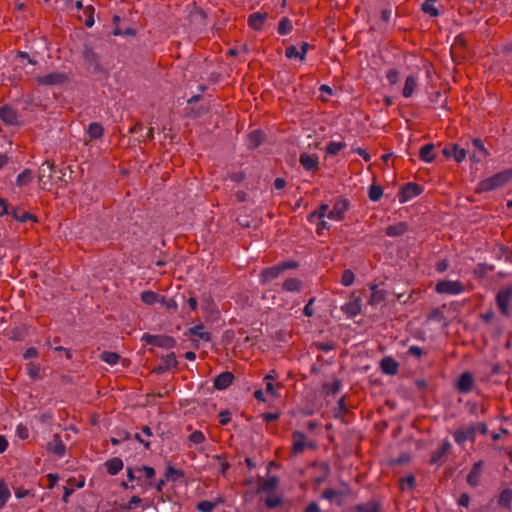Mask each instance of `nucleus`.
<instances>
[{
	"instance_id": "nucleus-1",
	"label": "nucleus",
	"mask_w": 512,
	"mask_h": 512,
	"mask_svg": "<svg viewBox=\"0 0 512 512\" xmlns=\"http://www.w3.org/2000/svg\"><path fill=\"white\" fill-rule=\"evenodd\" d=\"M511 179L512 169H506L482 180L479 183V188L481 191H491L504 186Z\"/></svg>"
},
{
	"instance_id": "nucleus-2",
	"label": "nucleus",
	"mask_w": 512,
	"mask_h": 512,
	"mask_svg": "<svg viewBox=\"0 0 512 512\" xmlns=\"http://www.w3.org/2000/svg\"><path fill=\"white\" fill-rule=\"evenodd\" d=\"M142 341H144L148 345H153L165 349H171L176 346V340L167 335H152L149 333L143 334Z\"/></svg>"
},
{
	"instance_id": "nucleus-3",
	"label": "nucleus",
	"mask_w": 512,
	"mask_h": 512,
	"mask_svg": "<svg viewBox=\"0 0 512 512\" xmlns=\"http://www.w3.org/2000/svg\"><path fill=\"white\" fill-rule=\"evenodd\" d=\"M435 290L440 294L458 295L464 292L465 287L458 280H443L436 284Z\"/></svg>"
},
{
	"instance_id": "nucleus-4",
	"label": "nucleus",
	"mask_w": 512,
	"mask_h": 512,
	"mask_svg": "<svg viewBox=\"0 0 512 512\" xmlns=\"http://www.w3.org/2000/svg\"><path fill=\"white\" fill-rule=\"evenodd\" d=\"M349 208V201L345 198H339L335 201L333 208L328 212L327 217L331 220L342 221Z\"/></svg>"
},
{
	"instance_id": "nucleus-5",
	"label": "nucleus",
	"mask_w": 512,
	"mask_h": 512,
	"mask_svg": "<svg viewBox=\"0 0 512 512\" xmlns=\"http://www.w3.org/2000/svg\"><path fill=\"white\" fill-rule=\"evenodd\" d=\"M421 192L422 188L417 183H406L399 192V201L400 203H405L411 200L412 198L420 195Z\"/></svg>"
},
{
	"instance_id": "nucleus-6",
	"label": "nucleus",
	"mask_w": 512,
	"mask_h": 512,
	"mask_svg": "<svg viewBox=\"0 0 512 512\" xmlns=\"http://www.w3.org/2000/svg\"><path fill=\"white\" fill-rule=\"evenodd\" d=\"M512 298V287L505 288L498 292L496 296L497 306L500 312L508 316L509 315V304Z\"/></svg>"
},
{
	"instance_id": "nucleus-7",
	"label": "nucleus",
	"mask_w": 512,
	"mask_h": 512,
	"mask_svg": "<svg viewBox=\"0 0 512 512\" xmlns=\"http://www.w3.org/2000/svg\"><path fill=\"white\" fill-rule=\"evenodd\" d=\"M476 431H477L476 425L459 428L454 433V440L458 445H464L465 442L468 440L474 441Z\"/></svg>"
},
{
	"instance_id": "nucleus-8",
	"label": "nucleus",
	"mask_w": 512,
	"mask_h": 512,
	"mask_svg": "<svg viewBox=\"0 0 512 512\" xmlns=\"http://www.w3.org/2000/svg\"><path fill=\"white\" fill-rule=\"evenodd\" d=\"M37 82L41 85L52 86L64 83L67 76L61 72H52L36 78Z\"/></svg>"
},
{
	"instance_id": "nucleus-9",
	"label": "nucleus",
	"mask_w": 512,
	"mask_h": 512,
	"mask_svg": "<svg viewBox=\"0 0 512 512\" xmlns=\"http://www.w3.org/2000/svg\"><path fill=\"white\" fill-rule=\"evenodd\" d=\"M302 167L309 172H316L319 169V158L315 154L302 153L299 157Z\"/></svg>"
},
{
	"instance_id": "nucleus-10",
	"label": "nucleus",
	"mask_w": 512,
	"mask_h": 512,
	"mask_svg": "<svg viewBox=\"0 0 512 512\" xmlns=\"http://www.w3.org/2000/svg\"><path fill=\"white\" fill-rule=\"evenodd\" d=\"M46 450L58 457H64L66 454V446L58 434H54L51 441L46 445Z\"/></svg>"
},
{
	"instance_id": "nucleus-11",
	"label": "nucleus",
	"mask_w": 512,
	"mask_h": 512,
	"mask_svg": "<svg viewBox=\"0 0 512 512\" xmlns=\"http://www.w3.org/2000/svg\"><path fill=\"white\" fill-rule=\"evenodd\" d=\"M442 153L445 157H453L456 162L461 163L467 155V152L464 148H460L457 144H452L450 146H446Z\"/></svg>"
},
{
	"instance_id": "nucleus-12",
	"label": "nucleus",
	"mask_w": 512,
	"mask_h": 512,
	"mask_svg": "<svg viewBox=\"0 0 512 512\" xmlns=\"http://www.w3.org/2000/svg\"><path fill=\"white\" fill-rule=\"evenodd\" d=\"M268 18V13L266 12H255L249 15L247 23L250 28L253 30L259 31L262 29L265 21Z\"/></svg>"
},
{
	"instance_id": "nucleus-13",
	"label": "nucleus",
	"mask_w": 512,
	"mask_h": 512,
	"mask_svg": "<svg viewBox=\"0 0 512 512\" xmlns=\"http://www.w3.org/2000/svg\"><path fill=\"white\" fill-rule=\"evenodd\" d=\"M53 164L45 161L39 168V182L44 188L52 180Z\"/></svg>"
},
{
	"instance_id": "nucleus-14",
	"label": "nucleus",
	"mask_w": 512,
	"mask_h": 512,
	"mask_svg": "<svg viewBox=\"0 0 512 512\" xmlns=\"http://www.w3.org/2000/svg\"><path fill=\"white\" fill-rule=\"evenodd\" d=\"M0 119L7 125H16L18 123L17 112L8 105L0 108Z\"/></svg>"
},
{
	"instance_id": "nucleus-15",
	"label": "nucleus",
	"mask_w": 512,
	"mask_h": 512,
	"mask_svg": "<svg viewBox=\"0 0 512 512\" xmlns=\"http://www.w3.org/2000/svg\"><path fill=\"white\" fill-rule=\"evenodd\" d=\"M474 377L470 372H464L458 379L457 389L461 393H468L472 390Z\"/></svg>"
},
{
	"instance_id": "nucleus-16",
	"label": "nucleus",
	"mask_w": 512,
	"mask_h": 512,
	"mask_svg": "<svg viewBox=\"0 0 512 512\" xmlns=\"http://www.w3.org/2000/svg\"><path fill=\"white\" fill-rule=\"evenodd\" d=\"M233 379H234V375L231 372H229V371L222 372L218 376L215 377L214 387L217 390H224L232 384Z\"/></svg>"
},
{
	"instance_id": "nucleus-17",
	"label": "nucleus",
	"mask_w": 512,
	"mask_h": 512,
	"mask_svg": "<svg viewBox=\"0 0 512 512\" xmlns=\"http://www.w3.org/2000/svg\"><path fill=\"white\" fill-rule=\"evenodd\" d=\"M292 438H293V443H292L293 453L294 454L303 453L305 447L307 446L306 435L303 432L294 431Z\"/></svg>"
},
{
	"instance_id": "nucleus-18",
	"label": "nucleus",
	"mask_w": 512,
	"mask_h": 512,
	"mask_svg": "<svg viewBox=\"0 0 512 512\" xmlns=\"http://www.w3.org/2000/svg\"><path fill=\"white\" fill-rule=\"evenodd\" d=\"M482 466H483L482 461H478L473 465L472 469L470 470L469 474L467 475V483L470 486L474 487L479 484Z\"/></svg>"
},
{
	"instance_id": "nucleus-19",
	"label": "nucleus",
	"mask_w": 512,
	"mask_h": 512,
	"mask_svg": "<svg viewBox=\"0 0 512 512\" xmlns=\"http://www.w3.org/2000/svg\"><path fill=\"white\" fill-rule=\"evenodd\" d=\"M265 138V134L261 130H254L247 136V147L249 149H256L259 147Z\"/></svg>"
},
{
	"instance_id": "nucleus-20",
	"label": "nucleus",
	"mask_w": 512,
	"mask_h": 512,
	"mask_svg": "<svg viewBox=\"0 0 512 512\" xmlns=\"http://www.w3.org/2000/svg\"><path fill=\"white\" fill-rule=\"evenodd\" d=\"M282 273L279 265L271 266L262 270L260 280L262 284L276 279Z\"/></svg>"
},
{
	"instance_id": "nucleus-21",
	"label": "nucleus",
	"mask_w": 512,
	"mask_h": 512,
	"mask_svg": "<svg viewBox=\"0 0 512 512\" xmlns=\"http://www.w3.org/2000/svg\"><path fill=\"white\" fill-rule=\"evenodd\" d=\"M382 372L388 375H395L398 372L399 365L392 357H385L380 363Z\"/></svg>"
},
{
	"instance_id": "nucleus-22",
	"label": "nucleus",
	"mask_w": 512,
	"mask_h": 512,
	"mask_svg": "<svg viewBox=\"0 0 512 512\" xmlns=\"http://www.w3.org/2000/svg\"><path fill=\"white\" fill-rule=\"evenodd\" d=\"M371 296L369 299V304L372 306H377L383 301H385L387 293L383 289H379L377 285H371Z\"/></svg>"
},
{
	"instance_id": "nucleus-23",
	"label": "nucleus",
	"mask_w": 512,
	"mask_h": 512,
	"mask_svg": "<svg viewBox=\"0 0 512 512\" xmlns=\"http://www.w3.org/2000/svg\"><path fill=\"white\" fill-rule=\"evenodd\" d=\"M408 231V225L405 222H399L386 228L385 233L389 237L402 236Z\"/></svg>"
},
{
	"instance_id": "nucleus-24",
	"label": "nucleus",
	"mask_w": 512,
	"mask_h": 512,
	"mask_svg": "<svg viewBox=\"0 0 512 512\" xmlns=\"http://www.w3.org/2000/svg\"><path fill=\"white\" fill-rule=\"evenodd\" d=\"M354 512H381V506L378 502L371 500L366 503H359L353 507Z\"/></svg>"
},
{
	"instance_id": "nucleus-25",
	"label": "nucleus",
	"mask_w": 512,
	"mask_h": 512,
	"mask_svg": "<svg viewBox=\"0 0 512 512\" xmlns=\"http://www.w3.org/2000/svg\"><path fill=\"white\" fill-rule=\"evenodd\" d=\"M178 362L175 354L169 353L162 358V364L156 369L157 372H165L177 366Z\"/></svg>"
},
{
	"instance_id": "nucleus-26",
	"label": "nucleus",
	"mask_w": 512,
	"mask_h": 512,
	"mask_svg": "<svg viewBox=\"0 0 512 512\" xmlns=\"http://www.w3.org/2000/svg\"><path fill=\"white\" fill-rule=\"evenodd\" d=\"M419 157L426 163H431L435 159L434 145L432 143L425 144L419 151Z\"/></svg>"
},
{
	"instance_id": "nucleus-27",
	"label": "nucleus",
	"mask_w": 512,
	"mask_h": 512,
	"mask_svg": "<svg viewBox=\"0 0 512 512\" xmlns=\"http://www.w3.org/2000/svg\"><path fill=\"white\" fill-rule=\"evenodd\" d=\"M83 58L89 66H92L95 68H97L99 66V56L94 52V50L91 47H89V46L84 47Z\"/></svg>"
},
{
	"instance_id": "nucleus-28",
	"label": "nucleus",
	"mask_w": 512,
	"mask_h": 512,
	"mask_svg": "<svg viewBox=\"0 0 512 512\" xmlns=\"http://www.w3.org/2000/svg\"><path fill=\"white\" fill-rule=\"evenodd\" d=\"M417 87V77L414 75H409L406 80L402 90V95L405 98H409L412 96L415 88Z\"/></svg>"
},
{
	"instance_id": "nucleus-29",
	"label": "nucleus",
	"mask_w": 512,
	"mask_h": 512,
	"mask_svg": "<svg viewBox=\"0 0 512 512\" xmlns=\"http://www.w3.org/2000/svg\"><path fill=\"white\" fill-rule=\"evenodd\" d=\"M107 472L110 475H116L118 472H120L123 469V461L120 458H112L108 460L106 463Z\"/></svg>"
},
{
	"instance_id": "nucleus-30",
	"label": "nucleus",
	"mask_w": 512,
	"mask_h": 512,
	"mask_svg": "<svg viewBox=\"0 0 512 512\" xmlns=\"http://www.w3.org/2000/svg\"><path fill=\"white\" fill-rule=\"evenodd\" d=\"M437 0H424L421 5V10L428 14L430 17H438L440 12L438 8L435 6Z\"/></svg>"
},
{
	"instance_id": "nucleus-31",
	"label": "nucleus",
	"mask_w": 512,
	"mask_h": 512,
	"mask_svg": "<svg viewBox=\"0 0 512 512\" xmlns=\"http://www.w3.org/2000/svg\"><path fill=\"white\" fill-rule=\"evenodd\" d=\"M450 448H451V444H450L449 440L448 439L444 440L441 445V448L432 453L430 463L431 464L437 463L443 457V455H445L449 451Z\"/></svg>"
},
{
	"instance_id": "nucleus-32",
	"label": "nucleus",
	"mask_w": 512,
	"mask_h": 512,
	"mask_svg": "<svg viewBox=\"0 0 512 512\" xmlns=\"http://www.w3.org/2000/svg\"><path fill=\"white\" fill-rule=\"evenodd\" d=\"M302 281L298 278H289L283 283V290L287 292H299L302 289Z\"/></svg>"
},
{
	"instance_id": "nucleus-33",
	"label": "nucleus",
	"mask_w": 512,
	"mask_h": 512,
	"mask_svg": "<svg viewBox=\"0 0 512 512\" xmlns=\"http://www.w3.org/2000/svg\"><path fill=\"white\" fill-rule=\"evenodd\" d=\"M94 12V7L92 5H88L83 8L82 15H79V19H82V16L85 17L84 23L88 28H91L94 25Z\"/></svg>"
},
{
	"instance_id": "nucleus-34",
	"label": "nucleus",
	"mask_w": 512,
	"mask_h": 512,
	"mask_svg": "<svg viewBox=\"0 0 512 512\" xmlns=\"http://www.w3.org/2000/svg\"><path fill=\"white\" fill-rule=\"evenodd\" d=\"M87 133L90 139H99L104 134V128L100 123L93 122L89 124Z\"/></svg>"
},
{
	"instance_id": "nucleus-35",
	"label": "nucleus",
	"mask_w": 512,
	"mask_h": 512,
	"mask_svg": "<svg viewBox=\"0 0 512 512\" xmlns=\"http://www.w3.org/2000/svg\"><path fill=\"white\" fill-rule=\"evenodd\" d=\"M184 476V473L182 470L176 469L171 465H168L165 470L164 477L167 481L176 482L180 478Z\"/></svg>"
},
{
	"instance_id": "nucleus-36",
	"label": "nucleus",
	"mask_w": 512,
	"mask_h": 512,
	"mask_svg": "<svg viewBox=\"0 0 512 512\" xmlns=\"http://www.w3.org/2000/svg\"><path fill=\"white\" fill-rule=\"evenodd\" d=\"M33 180L32 171L30 169H25L21 172L16 179V185L19 187L26 186Z\"/></svg>"
},
{
	"instance_id": "nucleus-37",
	"label": "nucleus",
	"mask_w": 512,
	"mask_h": 512,
	"mask_svg": "<svg viewBox=\"0 0 512 512\" xmlns=\"http://www.w3.org/2000/svg\"><path fill=\"white\" fill-rule=\"evenodd\" d=\"M189 334L193 336H197L202 340L209 341L210 333L204 331V326L202 324L195 325L189 329Z\"/></svg>"
},
{
	"instance_id": "nucleus-38",
	"label": "nucleus",
	"mask_w": 512,
	"mask_h": 512,
	"mask_svg": "<svg viewBox=\"0 0 512 512\" xmlns=\"http://www.w3.org/2000/svg\"><path fill=\"white\" fill-rule=\"evenodd\" d=\"M100 359L109 365H115L118 363L120 356L115 352L103 351L100 355Z\"/></svg>"
},
{
	"instance_id": "nucleus-39",
	"label": "nucleus",
	"mask_w": 512,
	"mask_h": 512,
	"mask_svg": "<svg viewBox=\"0 0 512 512\" xmlns=\"http://www.w3.org/2000/svg\"><path fill=\"white\" fill-rule=\"evenodd\" d=\"M11 214L14 219H16L17 221L22 222V223L27 222L28 220L36 221L35 216L30 214L29 212H25V211L20 212L17 209H14L11 212Z\"/></svg>"
},
{
	"instance_id": "nucleus-40",
	"label": "nucleus",
	"mask_w": 512,
	"mask_h": 512,
	"mask_svg": "<svg viewBox=\"0 0 512 512\" xmlns=\"http://www.w3.org/2000/svg\"><path fill=\"white\" fill-rule=\"evenodd\" d=\"M383 195V189L379 185H371L368 190V197L371 201L377 202Z\"/></svg>"
},
{
	"instance_id": "nucleus-41",
	"label": "nucleus",
	"mask_w": 512,
	"mask_h": 512,
	"mask_svg": "<svg viewBox=\"0 0 512 512\" xmlns=\"http://www.w3.org/2000/svg\"><path fill=\"white\" fill-rule=\"evenodd\" d=\"M10 490L3 482H0V510L6 505L10 498Z\"/></svg>"
},
{
	"instance_id": "nucleus-42",
	"label": "nucleus",
	"mask_w": 512,
	"mask_h": 512,
	"mask_svg": "<svg viewBox=\"0 0 512 512\" xmlns=\"http://www.w3.org/2000/svg\"><path fill=\"white\" fill-rule=\"evenodd\" d=\"M291 30H292L291 21L286 17L282 18L278 25V33L281 35H287L291 32Z\"/></svg>"
},
{
	"instance_id": "nucleus-43",
	"label": "nucleus",
	"mask_w": 512,
	"mask_h": 512,
	"mask_svg": "<svg viewBox=\"0 0 512 512\" xmlns=\"http://www.w3.org/2000/svg\"><path fill=\"white\" fill-rule=\"evenodd\" d=\"M345 147L344 142H330L326 147V152L329 155H337Z\"/></svg>"
},
{
	"instance_id": "nucleus-44",
	"label": "nucleus",
	"mask_w": 512,
	"mask_h": 512,
	"mask_svg": "<svg viewBox=\"0 0 512 512\" xmlns=\"http://www.w3.org/2000/svg\"><path fill=\"white\" fill-rule=\"evenodd\" d=\"M158 300V295L153 291H144L141 293V301L147 305H153Z\"/></svg>"
},
{
	"instance_id": "nucleus-45",
	"label": "nucleus",
	"mask_w": 512,
	"mask_h": 512,
	"mask_svg": "<svg viewBox=\"0 0 512 512\" xmlns=\"http://www.w3.org/2000/svg\"><path fill=\"white\" fill-rule=\"evenodd\" d=\"M498 502L503 507H509L512 502V490L505 489L504 491H502Z\"/></svg>"
},
{
	"instance_id": "nucleus-46",
	"label": "nucleus",
	"mask_w": 512,
	"mask_h": 512,
	"mask_svg": "<svg viewBox=\"0 0 512 512\" xmlns=\"http://www.w3.org/2000/svg\"><path fill=\"white\" fill-rule=\"evenodd\" d=\"M329 210V205L328 204H321L318 208V210L312 212L310 215H309V219L312 220L314 217L318 218V219H323L325 216H327L328 214V211Z\"/></svg>"
},
{
	"instance_id": "nucleus-47",
	"label": "nucleus",
	"mask_w": 512,
	"mask_h": 512,
	"mask_svg": "<svg viewBox=\"0 0 512 512\" xmlns=\"http://www.w3.org/2000/svg\"><path fill=\"white\" fill-rule=\"evenodd\" d=\"M355 280V275L352 270L346 269L344 270L342 277H341V284L343 286H351Z\"/></svg>"
},
{
	"instance_id": "nucleus-48",
	"label": "nucleus",
	"mask_w": 512,
	"mask_h": 512,
	"mask_svg": "<svg viewBox=\"0 0 512 512\" xmlns=\"http://www.w3.org/2000/svg\"><path fill=\"white\" fill-rule=\"evenodd\" d=\"M141 498L138 496H132L127 504L121 505L120 509L123 511H130L136 509V507L141 503Z\"/></svg>"
},
{
	"instance_id": "nucleus-49",
	"label": "nucleus",
	"mask_w": 512,
	"mask_h": 512,
	"mask_svg": "<svg viewBox=\"0 0 512 512\" xmlns=\"http://www.w3.org/2000/svg\"><path fill=\"white\" fill-rule=\"evenodd\" d=\"M205 440L206 437L200 430L193 431L189 435V441L195 445L202 444L203 442H205Z\"/></svg>"
},
{
	"instance_id": "nucleus-50",
	"label": "nucleus",
	"mask_w": 512,
	"mask_h": 512,
	"mask_svg": "<svg viewBox=\"0 0 512 512\" xmlns=\"http://www.w3.org/2000/svg\"><path fill=\"white\" fill-rule=\"evenodd\" d=\"M216 507V503L211 501H201L197 504V510L201 512H211Z\"/></svg>"
},
{
	"instance_id": "nucleus-51",
	"label": "nucleus",
	"mask_w": 512,
	"mask_h": 512,
	"mask_svg": "<svg viewBox=\"0 0 512 512\" xmlns=\"http://www.w3.org/2000/svg\"><path fill=\"white\" fill-rule=\"evenodd\" d=\"M136 471L139 473H143L147 479H152L155 476V469L150 466L143 465L141 467L136 468Z\"/></svg>"
},
{
	"instance_id": "nucleus-52",
	"label": "nucleus",
	"mask_w": 512,
	"mask_h": 512,
	"mask_svg": "<svg viewBox=\"0 0 512 512\" xmlns=\"http://www.w3.org/2000/svg\"><path fill=\"white\" fill-rule=\"evenodd\" d=\"M472 146L474 147L475 151H477L481 154V156L488 155V152H487L486 148L484 147L483 142L480 139H478V138L473 139Z\"/></svg>"
},
{
	"instance_id": "nucleus-53",
	"label": "nucleus",
	"mask_w": 512,
	"mask_h": 512,
	"mask_svg": "<svg viewBox=\"0 0 512 512\" xmlns=\"http://www.w3.org/2000/svg\"><path fill=\"white\" fill-rule=\"evenodd\" d=\"M386 79L391 85H395L399 80V72L397 69H389L386 73Z\"/></svg>"
},
{
	"instance_id": "nucleus-54",
	"label": "nucleus",
	"mask_w": 512,
	"mask_h": 512,
	"mask_svg": "<svg viewBox=\"0 0 512 512\" xmlns=\"http://www.w3.org/2000/svg\"><path fill=\"white\" fill-rule=\"evenodd\" d=\"M27 373L31 379H37L40 374V368L38 365L29 363L27 365Z\"/></svg>"
},
{
	"instance_id": "nucleus-55",
	"label": "nucleus",
	"mask_w": 512,
	"mask_h": 512,
	"mask_svg": "<svg viewBox=\"0 0 512 512\" xmlns=\"http://www.w3.org/2000/svg\"><path fill=\"white\" fill-rule=\"evenodd\" d=\"M338 496H341V493L332 488H327L322 493V497L329 501H332L333 499H335Z\"/></svg>"
},
{
	"instance_id": "nucleus-56",
	"label": "nucleus",
	"mask_w": 512,
	"mask_h": 512,
	"mask_svg": "<svg viewBox=\"0 0 512 512\" xmlns=\"http://www.w3.org/2000/svg\"><path fill=\"white\" fill-rule=\"evenodd\" d=\"M285 56L288 58V59H292V58H298L300 60V52L299 50L297 49L296 46L294 45H291L289 47L286 48L285 50Z\"/></svg>"
},
{
	"instance_id": "nucleus-57",
	"label": "nucleus",
	"mask_w": 512,
	"mask_h": 512,
	"mask_svg": "<svg viewBox=\"0 0 512 512\" xmlns=\"http://www.w3.org/2000/svg\"><path fill=\"white\" fill-rule=\"evenodd\" d=\"M416 480L413 475L407 476L405 479L401 480V488L405 490L406 488L412 489L415 486Z\"/></svg>"
},
{
	"instance_id": "nucleus-58",
	"label": "nucleus",
	"mask_w": 512,
	"mask_h": 512,
	"mask_svg": "<svg viewBox=\"0 0 512 512\" xmlns=\"http://www.w3.org/2000/svg\"><path fill=\"white\" fill-rule=\"evenodd\" d=\"M231 414L228 410H223L219 413V423L222 425V426H225L227 425L231 418H230Z\"/></svg>"
},
{
	"instance_id": "nucleus-59",
	"label": "nucleus",
	"mask_w": 512,
	"mask_h": 512,
	"mask_svg": "<svg viewBox=\"0 0 512 512\" xmlns=\"http://www.w3.org/2000/svg\"><path fill=\"white\" fill-rule=\"evenodd\" d=\"M266 505L270 508H274L279 506L282 503V500L278 496L268 497L265 501Z\"/></svg>"
},
{
	"instance_id": "nucleus-60",
	"label": "nucleus",
	"mask_w": 512,
	"mask_h": 512,
	"mask_svg": "<svg viewBox=\"0 0 512 512\" xmlns=\"http://www.w3.org/2000/svg\"><path fill=\"white\" fill-rule=\"evenodd\" d=\"M16 433H17L18 437L21 439H27L29 436V431H28L27 427H25L22 424H19L17 426Z\"/></svg>"
},
{
	"instance_id": "nucleus-61",
	"label": "nucleus",
	"mask_w": 512,
	"mask_h": 512,
	"mask_svg": "<svg viewBox=\"0 0 512 512\" xmlns=\"http://www.w3.org/2000/svg\"><path fill=\"white\" fill-rule=\"evenodd\" d=\"M408 353L411 355V356H414L416 358H420L422 355H423V349L419 346H410L409 349H408Z\"/></svg>"
},
{
	"instance_id": "nucleus-62",
	"label": "nucleus",
	"mask_w": 512,
	"mask_h": 512,
	"mask_svg": "<svg viewBox=\"0 0 512 512\" xmlns=\"http://www.w3.org/2000/svg\"><path fill=\"white\" fill-rule=\"evenodd\" d=\"M279 417H280V414L278 412L264 413L262 415L263 421L266 422V423H269V422H272V421H276V420L279 419Z\"/></svg>"
},
{
	"instance_id": "nucleus-63",
	"label": "nucleus",
	"mask_w": 512,
	"mask_h": 512,
	"mask_svg": "<svg viewBox=\"0 0 512 512\" xmlns=\"http://www.w3.org/2000/svg\"><path fill=\"white\" fill-rule=\"evenodd\" d=\"M277 484H278L277 478L271 477L265 482L263 488H264V490H273L277 487Z\"/></svg>"
},
{
	"instance_id": "nucleus-64",
	"label": "nucleus",
	"mask_w": 512,
	"mask_h": 512,
	"mask_svg": "<svg viewBox=\"0 0 512 512\" xmlns=\"http://www.w3.org/2000/svg\"><path fill=\"white\" fill-rule=\"evenodd\" d=\"M381 20L388 24L391 20V17H392V10L390 8H385L381 11Z\"/></svg>"
}]
</instances>
